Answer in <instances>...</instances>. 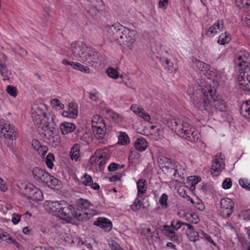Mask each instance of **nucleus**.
<instances>
[{"label":"nucleus","instance_id":"f257e3e1","mask_svg":"<svg viewBox=\"0 0 250 250\" xmlns=\"http://www.w3.org/2000/svg\"><path fill=\"white\" fill-rule=\"evenodd\" d=\"M78 211L75 210L73 206L69 205L66 202L62 201L47 202L46 209L53 215L61 219L70 223L75 218L78 221H86L90 214L88 211L93 206L87 200L80 199L78 200Z\"/></svg>","mask_w":250,"mask_h":250},{"label":"nucleus","instance_id":"f03ea898","mask_svg":"<svg viewBox=\"0 0 250 250\" xmlns=\"http://www.w3.org/2000/svg\"><path fill=\"white\" fill-rule=\"evenodd\" d=\"M201 92L204 97L199 99L196 97L192 99L196 108L208 112H213V109L220 112L226 110V103L221 98L215 96V90L213 87L206 86L202 88Z\"/></svg>","mask_w":250,"mask_h":250},{"label":"nucleus","instance_id":"7ed1b4c3","mask_svg":"<svg viewBox=\"0 0 250 250\" xmlns=\"http://www.w3.org/2000/svg\"><path fill=\"white\" fill-rule=\"evenodd\" d=\"M32 176L35 181L51 188H55L59 183L57 179L39 167L33 168Z\"/></svg>","mask_w":250,"mask_h":250},{"label":"nucleus","instance_id":"20e7f679","mask_svg":"<svg viewBox=\"0 0 250 250\" xmlns=\"http://www.w3.org/2000/svg\"><path fill=\"white\" fill-rule=\"evenodd\" d=\"M88 47L82 41H78L72 42L70 46V50L73 56L82 62Z\"/></svg>","mask_w":250,"mask_h":250},{"label":"nucleus","instance_id":"39448f33","mask_svg":"<svg viewBox=\"0 0 250 250\" xmlns=\"http://www.w3.org/2000/svg\"><path fill=\"white\" fill-rule=\"evenodd\" d=\"M135 30H129L125 27L118 41L120 44L130 48L135 41Z\"/></svg>","mask_w":250,"mask_h":250},{"label":"nucleus","instance_id":"423d86ee","mask_svg":"<svg viewBox=\"0 0 250 250\" xmlns=\"http://www.w3.org/2000/svg\"><path fill=\"white\" fill-rule=\"evenodd\" d=\"M125 26L119 23H116L112 25H106L104 30L107 33V36L110 39L118 41L123 28Z\"/></svg>","mask_w":250,"mask_h":250},{"label":"nucleus","instance_id":"0eeeda50","mask_svg":"<svg viewBox=\"0 0 250 250\" xmlns=\"http://www.w3.org/2000/svg\"><path fill=\"white\" fill-rule=\"evenodd\" d=\"M234 203L229 198H223L220 201V212L223 217H229L233 211Z\"/></svg>","mask_w":250,"mask_h":250},{"label":"nucleus","instance_id":"6e6552de","mask_svg":"<svg viewBox=\"0 0 250 250\" xmlns=\"http://www.w3.org/2000/svg\"><path fill=\"white\" fill-rule=\"evenodd\" d=\"M15 129L9 124L0 121V135L5 139L12 140L15 137Z\"/></svg>","mask_w":250,"mask_h":250},{"label":"nucleus","instance_id":"1a4fd4ad","mask_svg":"<svg viewBox=\"0 0 250 250\" xmlns=\"http://www.w3.org/2000/svg\"><path fill=\"white\" fill-rule=\"evenodd\" d=\"M45 136L46 142L53 147L58 146L61 142V138L59 135L55 134L53 130L50 128L44 129L42 133Z\"/></svg>","mask_w":250,"mask_h":250},{"label":"nucleus","instance_id":"9d476101","mask_svg":"<svg viewBox=\"0 0 250 250\" xmlns=\"http://www.w3.org/2000/svg\"><path fill=\"white\" fill-rule=\"evenodd\" d=\"M83 57L82 61L83 62L91 63L92 62H93L101 64L102 62L99 59V53L90 48H88Z\"/></svg>","mask_w":250,"mask_h":250},{"label":"nucleus","instance_id":"9b49d317","mask_svg":"<svg viewBox=\"0 0 250 250\" xmlns=\"http://www.w3.org/2000/svg\"><path fill=\"white\" fill-rule=\"evenodd\" d=\"M225 167V163L222 157L216 154L211 166V173L213 176H218L219 172Z\"/></svg>","mask_w":250,"mask_h":250},{"label":"nucleus","instance_id":"f8f14e48","mask_svg":"<svg viewBox=\"0 0 250 250\" xmlns=\"http://www.w3.org/2000/svg\"><path fill=\"white\" fill-rule=\"evenodd\" d=\"M236 63L238 64V66L250 64V54L249 53L243 51L239 53L236 57Z\"/></svg>","mask_w":250,"mask_h":250},{"label":"nucleus","instance_id":"ddd939ff","mask_svg":"<svg viewBox=\"0 0 250 250\" xmlns=\"http://www.w3.org/2000/svg\"><path fill=\"white\" fill-rule=\"evenodd\" d=\"M94 225L109 231L112 228V222L108 219L99 217L94 222Z\"/></svg>","mask_w":250,"mask_h":250},{"label":"nucleus","instance_id":"4468645a","mask_svg":"<svg viewBox=\"0 0 250 250\" xmlns=\"http://www.w3.org/2000/svg\"><path fill=\"white\" fill-rule=\"evenodd\" d=\"M158 163L162 170L167 174L170 168L172 167L171 160L165 156L160 157L158 160Z\"/></svg>","mask_w":250,"mask_h":250},{"label":"nucleus","instance_id":"2eb2a0df","mask_svg":"<svg viewBox=\"0 0 250 250\" xmlns=\"http://www.w3.org/2000/svg\"><path fill=\"white\" fill-rule=\"evenodd\" d=\"M223 24L219 21H217L211 26L206 32V35L212 37L214 35L222 31Z\"/></svg>","mask_w":250,"mask_h":250},{"label":"nucleus","instance_id":"dca6fc26","mask_svg":"<svg viewBox=\"0 0 250 250\" xmlns=\"http://www.w3.org/2000/svg\"><path fill=\"white\" fill-rule=\"evenodd\" d=\"M179 125V128L178 129L177 134L182 138L185 137L186 134L188 133L189 130H191V129L194 128L188 122L182 120H181Z\"/></svg>","mask_w":250,"mask_h":250},{"label":"nucleus","instance_id":"f3484780","mask_svg":"<svg viewBox=\"0 0 250 250\" xmlns=\"http://www.w3.org/2000/svg\"><path fill=\"white\" fill-rule=\"evenodd\" d=\"M81 182L84 185L90 187L94 189H98L100 188V186L96 183H93L91 176L86 173L81 177Z\"/></svg>","mask_w":250,"mask_h":250},{"label":"nucleus","instance_id":"a211bd4d","mask_svg":"<svg viewBox=\"0 0 250 250\" xmlns=\"http://www.w3.org/2000/svg\"><path fill=\"white\" fill-rule=\"evenodd\" d=\"M156 58L158 59L160 62H161L165 67H167L169 71H171V72H173V71L175 72L177 70V66L176 65H174L173 62H171L167 57L156 56Z\"/></svg>","mask_w":250,"mask_h":250},{"label":"nucleus","instance_id":"6ab92c4d","mask_svg":"<svg viewBox=\"0 0 250 250\" xmlns=\"http://www.w3.org/2000/svg\"><path fill=\"white\" fill-rule=\"evenodd\" d=\"M187 229L186 235L188 240L192 242L197 241L199 237V233L195 230L194 227L192 225L188 224L187 225Z\"/></svg>","mask_w":250,"mask_h":250},{"label":"nucleus","instance_id":"aec40b11","mask_svg":"<svg viewBox=\"0 0 250 250\" xmlns=\"http://www.w3.org/2000/svg\"><path fill=\"white\" fill-rule=\"evenodd\" d=\"M40 124L43 131L44 129H51L50 126H52L54 124L53 118L52 117H47L45 113H43L42 118L41 119Z\"/></svg>","mask_w":250,"mask_h":250},{"label":"nucleus","instance_id":"412c9836","mask_svg":"<svg viewBox=\"0 0 250 250\" xmlns=\"http://www.w3.org/2000/svg\"><path fill=\"white\" fill-rule=\"evenodd\" d=\"M163 231L165 235L170 238L172 241L177 242L179 241V237L174 231V229L171 226L164 225L163 227Z\"/></svg>","mask_w":250,"mask_h":250},{"label":"nucleus","instance_id":"4be33fe9","mask_svg":"<svg viewBox=\"0 0 250 250\" xmlns=\"http://www.w3.org/2000/svg\"><path fill=\"white\" fill-rule=\"evenodd\" d=\"M238 82L240 88L244 90L250 91V76H239Z\"/></svg>","mask_w":250,"mask_h":250},{"label":"nucleus","instance_id":"5701e85b","mask_svg":"<svg viewBox=\"0 0 250 250\" xmlns=\"http://www.w3.org/2000/svg\"><path fill=\"white\" fill-rule=\"evenodd\" d=\"M60 128L62 133L63 135H66L72 132L75 129L76 126L74 124L64 122L61 124Z\"/></svg>","mask_w":250,"mask_h":250},{"label":"nucleus","instance_id":"b1692460","mask_svg":"<svg viewBox=\"0 0 250 250\" xmlns=\"http://www.w3.org/2000/svg\"><path fill=\"white\" fill-rule=\"evenodd\" d=\"M185 170L181 168L180 166H176V167H171L168 172L169 175H173L174 178H180L181 179L185 178Z\"/></svg>","mask_w":250,"mask_h":250},{"label":"nucleus","instance_id":"393cba45","mask_svg":"<svg viewBox=\"0 0 250 250\" xmlns=\"http://www.w3.org/2000/svg\"><path fill=\"white\" fill-rule=\"evenodd\" d=\"M146 183V180L143 179H139L137 182L138 196L142 197L146 193L147 190V186Z\"/></svg>","mask_w":250,"mask_h":250},{"label":"nucleus","instance_id":"a878e982","mask_svg":"<svg viewBox=\"0 0 250 250\" xmlns=\"http://www.w3.org/2000/svg\"><path fill=\"white\" fill-rule=\"evenodd\" d=\"M91 124L92 128L105 126V124L103 119L99 115H95L92 117Z\"/></svg>","mask_w":250,"mask_h":250},{"label":"nucleus","instance_id":"bb28decb","mask_svg":"<svg viewBox=\"0 0 250 250\" xmlns=\"http://www.w3.org/2000/svg\"><path fill=\"white\" fill-rule=\"evenodd\" d=\"M199 136L200 135L198 132L193 128V129H191V130H189L188 133L186 134L185 137H183L182 138H185L188 141L195 142L197 141L199 139Z\"/></svg>","mask_w":250,"mask_h":250},{"label":"nucleus","instance_id":"cd10ccee","mask_svg":"<svg viewBox=\"0 0 250 250\" xmlns=\"http://www.w3.org/2000/svg\"><path fill=\"white\" fill-rule=\"evenodd\" d=\"M135 148L139 151H144L147 146V143L143 137L138 138L134 143Z\"/></svg>","mask_w":250,"mask_h":250},{"label":"nucleus","instance_id":"c85d7f7f","mask_svg":"<svg viewBox=\"0 0 250 250\" xmlns=\"http://www.w3.org/2000/svg\"><path fill=\"white\" fill-rule=\"evenodd\" d=\"M240 112L246 118L250 119V101H248L242 104Z\"/></svg>","mask_w":250,"mask_h":250},{"label":"nucleus","instance_id":"c756f323","mask_svg":"<svg viewBox=\"0 0 250 250\" xmlns=\"http://www.w3.org/2000/svg\"><path fill=\"white\" fill-rule=\"evenodd\" d=\"M80 145L75 144L73 145L70 151V156L72 160L77 161L80 157Z\"/></svg>","mask_w":250,"mask_h":250},{"label":"nucleus","instance_id":"7c9ffc66","mask_svg":"<svg viewBox=\"0 0 250 250\" xmlns=\"http://www.w3.org/2000/svg\"><path fill=\"white\" fill-rule=\"evenodd\" d=\"M180 122L181 120L178 119H169L167 122V125L168 127L177 134L178 129L179 128V125Z\"/></svg>","mask_w":250,"mask_h":250},{"label":"nucleus","instance_id":"2f4dec72","mask_svg":"<svg viewBox=\"0 0 250 250\" xmlns=\"http://www.w3.org/2000/svg\"><path fill=\"white\" fill-rule=\"evenodd\" d=\"M92 132L94 136L97 139H103L106 133V127L93 128Z\"/></svg>","mask_w":250,"mask_h":250},{"label":"nucleus","instance_id":"473e14b6","mask_svg":"<svg viewBox=\"0 0 250 250\" xmlns=\"http://www.w3.org/2000/svg\"><path fill=\"white\" fill-rule=\"evenodd\" d=\"M28 197L33 200L41 201L43 199L42 192L36 187L34 188L33 190Z\"/></svg>","mask_w":250,"mask_h":250},{"label":"nucleus","instance_id":"72a5a7b5","mask_svg":"<svg viewBox=\"0 0 250 250\" xmlns=\"http://www.w3.org/2000/svg\"><path fill=\"white\" fill-rule=\"evenodd\" d=\"M195 67L203 71H207L208 69L209 65L205 62L194 58L192 60Z\"/></svg>","mask_w":250,"mask_h":250},{"label":"nucleus","instance_id":"f704fd0d","mask_svg":"<svg viewBox=\"0 0 250 250\" xmlns=\"http://www.w3.org/2000/svg\"><path fill=\"white\" fill-rule=\"evenodd\" d=\"M55 161V156L53 153H49L47 155L45 162L47 167L50 169L54 167V162Z\"/></svg>","mask_w":250,"mask_h":250},{"label":"nucleus","instance_id":"c9c22d12","mask_svg":"<svg viewBox=\"0 0 250 250\" xmlns=\"http://www.w3.org/2000/svg\"><path fill=\"white\" fill-rule=\"evenodd\" d=\"M129 142V139L125 132H120L118 137V143L122 145H127Z\"/></svg>","mask_w":250,"mask_h":250},{"label":"nucleus","instance_id":"e433bc0d","mask_svg":"<svg viewBox=\"0 0 250 250\" xmlns=\"http://www.w3.org/2000/svg\"><path fill=\"white\" fill-rule=\"evenodd\" d=\"M239 67V76H245L248 77L250 76V64H246L245 65H242Z\"/></svg>","mask_w":250,"mask_h":250},{"label":"nucleus","instance_id":"4c0bfd02","mask_svg":"<svg viewBox=\"0 0 250 250\" xmlns=\"http://www.w3.org/2000/svg\"><path fill=\"white\" fill-rule=\"evenodd\" d=\"M131 209L134 211L139 210L142 207L143 208H146V207L144 206L142 204V202L140 199L137 198L135 200L133 205L130 206Z\"/></svg>","mask_w":250,"mask_h":250},{"label":"nucleus","instance_id":"58836bf2","mask_svg":"<svg viewBox=\"0 0 250 250\" xmlns=\"http://www.w3.org/2000/svg\"><path fill=\"white\" fill-rule=\"evenodd\" d=\"M230 40V37L227 35L226 33L221 34L218 38V43L221 45H224L229 42Z\"/></svg>","mask_w":250,"mask_h":250},{"label":"nucleus","instance_id":"ea45409f","mask_svg":"<svg viewBox=\"0 0 250 250\" xmlns=\"http://www.w3.org/2000/svg\"><path fill=\"white\" fill-rule=\"evenodd\" d=\"M74 64L73 68L75 69L79 70L85 73H88L90 72L89 68L87 66H84L79 62H75Z\"/></svg>","mask_w":250,"mask_h":250},{"label":"nucleus","instance_id":"a19ab883","mask_svg":"<svg viewBox=\"0 0 250 250\" xmlns=\"http://www.w3.org/2000/svg\"><path fill=\"white\" fill-rule=\"evenodd\" d=\"M62 115L68 118H76L78 115V110L68 109V111H63Z\"/></svg>","mask_w":250,"mask_h":250},{"label":"nucleus","instance_id":"79ce46f5","mask_svg":"<svg viewBox=\"0 0 250 250\" xmlns=\"http://www.w3.org/2000/svg\"><path fill=\"white\" fill-rule=\"evenodd\" d=\"M187 225H188V223L182 222L178 220H173L171 222V227L175 230H178L183 225H185L187 227Z\"/></svg>","mask_w":250,"mask_h":250},{"label":"nucleus","instance_id":"37998d69","mask_svg":"<svg viewBox=\"0 0 250 250\" xmlns=\"http://www.w3.org/2000/svg\"><path fill=\"white\" fill-rule=\"evenodd\" d=\"M0 239L6 241L7 243H11L12 244L18 243L15 239L12 238L10 235L6 232L0 234Z\"/></svg>","mask_w":250,"mask_h":250},{"label":"nucleus","instance_id":"c03bdc74","mask_svg":"<svg viewBox=\"0 0 250 250\" xmlns=\"http://www.w3.org/2000/svg\"><path fill=\"white\" fill-rule=\"evenodd\" d=\"M86 8L87 12L92 16L96 15L98 12L97 6L93 5V4H91V3L88 4V5Z\"/></svg>","mask_w":250,"mask_h":250},{"label":"nucleus","instance_id":"a18cd8bd","mask_svg":"<svg viewBox=\"0 0 250 250\" xmlns=\"http://www.w3.org/2000/svg\"><path fill=\"white\" fill-rule=\"evenodd\" d=\"M108 76L113 79H116L119 77L118 71L113 67H109L106 70Z\"/></svg>","mask_w":250,"mask_h":250},{"label":"nucleus","instance_id":"49530a36","mask_svg":"<svg viewBox=\"0 0 250 250\" xmlns=\"http://www.w3.org/2000/svg\"><path fill=\"white\" fill-rule=\"evenodd\" d=\"M239 185L246 190H250V181L246 178H241L239 180Z\"/></svg>","mask_w":250,"mask_h":250},{"label":"nucleus","instance_id":"de8ad7c7","mask_svg":"<svg viewBox=\"0 0 250 250\" xmlns=\"http://www.w3.org/2000/svg\"><path fill=\"white\" fill-rule=\"evenodd\" d=\"M167 199L168 196L165 193H163L160 198L159 203L163 208H167L168 207Z\"/></svg>","mask_w":250,"mask_h":250},{"label":"nucleus","instance_id":"09e8293b","mask_svg":"<svg viewBox=\"0 0 250 250\" xmlns=\"http://www.w3.org/2000/svg\"><path fill=\"white\" fill-rule=\"evenodd\" d=\"M2 61H0V73L3 77H6L8 72V68L4 62H2Z\"/></svg>","mask_w":250,"mask_h":250},{"label":"nucleus","instance_id":"8fccbe9b","mask_svg":"<svg viewBox=\"0 0 250 250\" xmlns=\"http://www.w3.org/2000/svg\"><path fill=\"white\" fill-rule=\"evenodd\" d=\"M103 159V156H93L90 159V163L91 164H96L101 165L102 161L101 160Z\"/></svg>","mask_w":250,"mask_h":250},{"label":"nucleus","instance_id":"3c124183","mask_svg":"<svg viewBox=\"0 0 250 250\" xmlns=\"http://www.w3.org/2000/svg\"><path fill=\"white\" fill-rule=\"evenodd\" d=\"M109 245L111 250H124L115 241L112 240Z\"/></svg>","mask_w":250,"mask_h":250},{"label":"nucleus","instance_id":"603ef678","mask_svg":"<svg viewBox=\"0 0 250 250\" xmlns=\"http://www.w3.org/2000/svg\"><path fill=\"white\" fill-rule=\"evenodd\" d=\"M188 180L191 182V186H195L201 180V178L198 176H190L188 178Z\"/></svg>","mask_w":250,"mask_h":250},{"label":"nucleus","instance_id":"864d4df0","mask_svg":"<svg viewBox=\"0 0 250 250\" xmlns=\"http://www.w3.org/2000/svg\"><path fill=\"white\" fill-rule=\"evenodd\" d=\"M232 185L231 180L229 178H226L222 183V188L224 189L229 188Z\"/></svg>","mask_w":250,"mask_h":250},{"label":"nucleus","instance_id":"5fc2aeb1","mask_svg":"<svg viewBox=\"0 0 250 250\" xmlns=\"http://www.w3.org/2000/svg\"><path fill=\"white\" fill-rule=\"evenodd\" d=\"M16 88L12 86L8 85L6 88L7 92L12 96L15 97L17 96Z\"/></svg>","mask_w":250,"mask_h":250},{"label":"nucleus","instance_id":"6e6d98bb","mask_svg":"<svg viewBox=\"0 0 250 250\" xmlns=\"http://www.w3.org/2000/svg\"><path fill=\"white\" fill-rule=\"evenodd\" d=\"M141 118H143L144 121L146 122H149L150 121L151 117L150 116L144 109L139 116Z\"/></svg>","mask_w":250,"mask_h":250},{"label":"nucleus","instance_id":"4d7b16f0","mask_svg":"<svg viewBox=\"0 0 250 250\" xmlns=\"http://www.w3.org/2000/svg\"><path fill=\"white\" fill-rule=\"evenodd\" d=\"M48 149V147L46 146H41L40 148H39V149L37 150V151L39 154L42 155L43 157H44L45 154L47 153Z\"/></svg>","mask_w":250,"mask_h":250},{"label":"nucleus","instance_id":"13d9d810","mask_svg":"<svg viewBox=\"0 0 250 250\" xmlns=\"http://www.w3.org/2000/svg\"><path fill=\"white\" fill-rule=\"evenodd\" d=\"M51 103L52 104H53L57 107H59L61 109H62L64 107V104L61 103L57 99H53L51 101Z\"/></svg>","mask_w":250,"mask_h":250},{"label":"nucleus","instance_id":"bf43d9fd","mask_svg":"<svg viewBox=\"0 0 250 250\" xmlns=\"http://www.w3.org/2000/svg\"><path fill=\"white\" fill-rule=\"evenodd\" d=\"M201 234L202 235L204 236V238H205V239L206 240V241H208L209 242L211 243V244H212V245L214 246V247H216V244L214 242V241L212 239L211 237L207 234L206 233H205L204 231H202L201 232Z\"/></svg>","mask_w":250,"mask_h":250},{"label":"nucleus","instance_id":"052dcab7","mask_svg":"<svg viewBox=\"0 0 250 250\" xmlns=\"http://www.w3.org/2000/svg\"><path fill=\"white\" fill-rule=\"evenodd\" d=\"M21 216L17 213H14L12 215V222L14 225L17 224L21 220Z\"/></svg>","mask_w":250,"mask_h":250},{"label":"nucleus","instance_id":"680f3d73","mask_svg":"<svg viewBox=\"0 0 250 250\" xmlns=\"http://www.w3.org/2000/svg\"><path fill=\"white\" fill-rule=\"evenodd\" d=\"M120 165L115 163H111L108 167V170L109 171H114L119 168Z\"/></svg>","mask_w":250,"mask_h":250},{"label":"nucleus","instance_id":"e2e57ef3","mask_svg":"<svg viewBox=\"0 0 250 250\" xmlns=\"http://www.w3.org/2000/svg\"><path fill=\"white\" fill-rule=\"evenodd\" d=\"M131 109L136 114H137V115L139 116L140 115V113L142 112V111L144 110L143 108L137 107L136 105H132L131 107Z\"/></svg>","mask_w":250,"mask_h":250},{"label":"nucleus","instance_id":"0e129e2a","mask_svg":"<svg viewBox=\"0 0 250 250\" xmlns=\"http://www.w3.org/2000/svg\"><path fill=\"white\" fill-rule=\"evenodd\" d=\"M168 0H160L159 1V7L160 8L166 9L168 4Z\"/></svg>","mask_w":250,"mask_h":250},{"label":"nucleus","instance_id":"69168bd1","mask_svg":"<svg viewBox=\"0 0 250 250\" xmlns=\"http://www.w3.org/2000/svg\"><path fill=\"white\" fill-rule=\"evenodd\" d=\"M32 145L34 147V149L37 150L39 149V148L42 146L41 145L40 142L38 140L36 139H34L32 141Z\"/></svg>","mask_w":250,"mask_h":250},{"label":"nucleus","instance_id":"338daca9","mask_svg":"<svg viewBox=\"0 0 250 250\" xmlns=\"http://www.w3.org/2000/svg\"><path fill=\"white\" fill-rule=\"evenodd\" d=\"M242 20L244 26H250V15H247L244 19H242Z\"/></svg>","mask_w":250,"mask_h":250},{"label":"nucleus","instance_id":"774afa93","mask_svg":"<svg viewBox=\"0 0 250 250\" xmlns=\"http://www.w3.org/2000/svg\"><path fill=\"white\" fill-rule=\"evenodd\" d=\"M244 219L250 220V209L246 210L242 212Z\"/></svg>","mask_w":250,"mask_h":250}]
</instances>
